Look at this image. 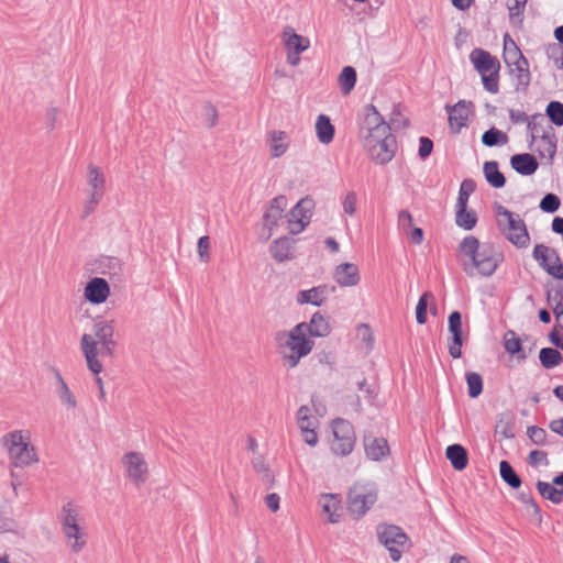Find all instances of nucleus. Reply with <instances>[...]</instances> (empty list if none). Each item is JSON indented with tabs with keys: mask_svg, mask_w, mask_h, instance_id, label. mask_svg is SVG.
I'll list each match as a JSON object with an SVG mask.
<instances>
[{
	"mask_svg": "<svg viewBox=\"0 0 563 563\" xmlns=\"http://www.w3.org/2000/svg\"><path fill=\"white\" fill-rule=\"evenodd\" d=\"M547 54L559 69H563V47L560 44H550Z\"/></svg>",
	"mask_w": 563,
	"mask_h": 563,
	"instance_id": "nucleus-56",
	"label": "nucleus"
},
{
	"mask_svg": "<svg viewBox=\"0 0 563 563\" xmlns=\"http://www.w3.org/2000/svg\"><path fill=\"white\" fill-rule=\"evenodd\" d=\"M0 445L12 470L32 468L40 464L41 455L29 429H12L0 439Z\"/></svg>",
	"mask_w": 563,
	"mask_h": 563,
	"instance_id": "nucleus-5",
	"label": "nucleus"
},
{
	"mask_svg": "<svg viewBox=\"0 0 563 563\" xmlns=\"http://www.w3.org/2000/svg\"><path fill=\"white\" fill-rule=\"evenodd\" d=\"M376 534L378 541L388 551L393 562H398L405 548L410 543L408 534L399 526L386 522L377 525Z\"/></svg>",
	"mask_w": 563,
	"mask_h": 563,
	"instance_id": "nucleus-10",
	"label": "nucleus"
},
{
	"mask_svg": "<svg viewBox=\"0 0 563 563\" xmlns=\"http://www.w3.org/2000/svg\"><path fill=\"white\" fill-rule=\"evenodd\" d=\"M306 325L296 324L289 330H280L275 333L274 343L276 351L287 368H295L300 361L308 356L314 342L303 334Z\"/></svg>",
	"mask_w": 563,
	"mask_h": 563,
	"instance_id": "nucleus-6",
	"label": "nucleus"
},
{
	"mask_svg": "<svg viewBox=\"0 0 563 563\" xmlns=\"http://www.w3.org/2000/svg\"><path fill=\"white\" fill-rule=\"evenodd\" d=\"M457 253L468 276L490 277L504 262V253L496 243L481 241L474 235H467L460 242Z\"/></svg>",
	"mask_w": 563,
	"mask_h": 563,
	"instance_id": "nucleus-4",
	"label": "nucleus"
},
{
	"mask_svg": "<svg viewBox=\"0 0 563 563\" xmlns=\"http://www.w3.org/2000/svg\"><path fill=\"white\" fill-rule=\"evenodd\" d=\"M314 131L318 141L328 145L333 141L334 137V126L331 123V120L325 114H319L314 122Z\"/></svg>",
	"mask_w": 563,
	"mask_h": 563,
	"instance_id": "nucleus-32",
	"label": "nucleus"
},
{
	"mask_svg": "<svg viewBox=\"0 0 563 563\" xmlns=\"http://www.w3.org/2000/svg\"><path fill=\"white\" fill-rule=\"evenodd\" d=\"M519 499L526 505L527 511L534 516L537 521L541 522V509L537 501L532 498V495H518Z\"/></svg>",
	"mask_w": 563,
	"mask_h": 563,
	"instance_id": "nucleus-55",
	"label": "nucleus"
},
{
	"mask_svg": "<svg viewBox=\"0 0 563 563\" xmlns=\"http://www.w3.org/2000/svg\"><path fill=\"white\" fill-rule=\"evenodd\" d=\"M506 66L509 70V74L514 77L516 81L517 89L526 88L529 85L531 76L529 71V63L526 57L509 63Z\"/></svg>",
	"mask_w": 563,
	"mask_h": 563,
	"instance_id": "nucleus-29",
	"label": "nucleus"
},
{
	"mask_svg": "<svg viewBox=\"0 0 563 563\" xmlns=\"http://www.w3.org/2000/svg\"><path fill=\"white\" fill-rule=\"evenodd\" d=\"M357 132L362 147L374 164L384 166L394 159L398 150L396 136L372 102L362 104L357 111Z\"/></svg>",
	"mask_w": 563,
	"mask_h": 563,
	"instance_id": "nucleus-1",
	"label": "nucleus"
},
{
	"mask_svg": "<svg viewBox=\"0 0 563 563\" xmlns=\"http://www.w3.org/2000/svg\"><path fill=\"white\" fill-rule=\"evenodd\" d=\"M504 347L510 355H519L521 352V342L514 331H508L504 335Z\"/></svg>",
	"mask_w": 563,
	"mask_h": 563,
	"instance_id": "nucleus-46",
	"label": "nucleus"
},
{
	"mask_svg": "<svg viewBox=\"0 0 563 563\" xmlns=\"http://www.w3.org/2000/svg\"><path fill=\"white\" fill-rule=\"evenodd\" d=\"M288 206L286 196H277L273 198L265 209L263 216V230L267 232L265 239L268 240L283 224L286 223L285 210Z\"/></svg>",
	"mask_w": 563,
	"mask_h": 563,
	"instance_id": "nucleus-15",
	"label": "nucleus"
},
{
	"mask_svg": "<svg viewBox=\"0 0 563 563\" xmlns=\"http://www.w3.org/2000/svg\"><path fill=\"white\" fill-rule=\"evenodd\" d=\"M124 478L136 487L143 485L150 477V462L143 451L128 450L119 461Z\"/></svg>",
	"mask_w": 563,
	"mask_h": 563,
	"instance_id": "nucleus-9",
	"label": "nucleus"
},
{
	"mask_svg": "<svg viewBox=\"0 0 563 563\" xmlns=\"http://www.w3.org/2000/svg\"><path fill=\"white\" fill-rule=\"evenodd\" d=\"M333 280L341 287H349L352 285V265L350 263H342L333 269Z\"/></svg>",
	"mask_w": 563,
	"mask_h": 563,
	"instance_id": "nucleus-38",
	"label": "nucleus"
},
{
	"mask_svg": "<svg viewBox=\"0 0 563 563\" xmlns=\"http://www.w3.org/2000/svg\"><path fill=\"white\" fill-rule=\"evenodd\" d=\"M317 429L318 428L299 429L303 442L311 448L316 446L319 442Z\"/></svg>",
	"mask_w": 563,
	"mask_h": 563,
	"instance_id": "nucleus-59",
	"label": "nucleus"
},
{
	"mask_svg": "<svg viewBox=\"0 0 563 563\" xmlns=\"http://www.w3.org/2000/svg\"><path fill=\"white\" fill-rule=\"evenodd\" d=\"M357 386L360 393L358 400L361 401L363 399L366 404H372L376 397L375 385L363 379L358 382Z\"/></svg>",
	"mask_w": 563,
	"mask_h": 563,
	"instance_id": "nucleus-48",
	"label": "nucleus"
},
{
	"mask_svg": "<svg viewBox=\"0 0 563 563\" xmlns=\"http://www.w3.org/2000/svg\"><path fill=\"white\" fill-rule=\"evenodd\" d=\"M455 223L463 230H472L477 223L476 212L467 206H455Z\"/></svg>",
	"mask_w": 563,
	"mask_h": 563,
	"instance_id": "nucleus-35",
	"label": "nucleus"
},
{
	"mask_svg": "<svg viewBox=\"0 0 563 563\" xmlns=\"http://www.w3.org/2000/svg\"><path fill=\"white\" fill-rule=\"evenodd\" d=\"M65 542L73 553L81 552L87 543V533L80 507L74 503L63 506L59 515Z\"/></svg>",
	"mask_w": 563,
	"mask_h": 563,
	"instance_id": "nucleus-7",
	"label": "nucleus"
},
{
	"mask_svg": "<svg viewBox=\"0 0 563 563\" xmlns=\"http://www.w3.org/2000/svg\"><path fill=\"white\" fill-rule=\"evenodd\" d=\"M445 456L456 471H462L467 466V452L460 444L449 445L445 450Z\"/></svg>",
	"mask_w": 563,
	"mask_h": 563,
	"instance_id": "nucleus-34",
	"label": "nucleus"
},
{
	"mask_svg": "<svg viewBox=\"0 0 563 563\" xmlns=\"http://www.w3.org/2000/svg\"><path fill=\"white\" fill-rule=\"evenodd\" d=\"M376 495H354L353 503L354 505L361 504V510L358 512V517H362L367 511L368 507L366 504L369 501L373 504L375 501Z\"/></svg>",
	"mask_w": 563,
	"mask_h": 563,
	"instance_id": "nucleus-60",
	"label": "nucleus"
},
{
	"mask_svg": "<svg viewBox=\"0 0 563 563\" xmlns=\"http://www.w3.org/2000/svg\"><path fill=\"white\" fill-rule=\"evenodd\" d=\"M432 148H433V143L430 139L420 137L418 153L421 158H427L431 154Z\"/></svg>",
	"mask_w": 563,
	"mask_h": 563,
	"instance_id": "nucleus-63",
	"label": "nucleus"
},
{
	"mask_svg": "<svg viewBox=\"0 0 563 563\" xmlns=\"http://www.w3.org/2000/svg\"><path fill=\"white\" fill-rule=\"evenodd\" d=\"M506 66L509 70V74L514 77L516 81L517 89L526 88L529 85L531 76L529 71V63L526 57L509 63Z\"/></svg>",
	"mask_w": 563,
	"mask_h": 563,
	"instance_id": "nucleus-28",
	"label": "nucleus"
},
{
	"mask_svg": "<svg viewBox=\"0 0 563 563\" xmlns=\"http://www.w3.org/2000/svg\"><path fill=\"white\" fill-rule=\"evenodd\" d=\"M299 324L306 325L303 334L311 340L312 338H325L331 332L329 319L320 312H314L309 322H300Z\"/></svg>",
	"mask_w": 563,
	"mask_h": 563,
	"instance_id": "nucleus-26",
	"label": "nucleus"
},
{
	"mask_svg": "<svg viewBox=\"0 0 563 563\" xmlns=\"http://www.w3.org/2000/svg\"><path fill=\"white\" fill-rule=\"evenodd\" d=\"M495 430L506 439L512 438L514 432L510 417L508 415H500L496 422Z\"/></svg>",
	"mask_w": 563,
	"mask_h": 563,
	"instance_id": "nucleus-50",
	"label": "nucleus"
},
{
	"mask_svg": "<svg viewBox=\"0 0 563 563\" xmlns=\"http://www.w3.org/2000/svg\"><path fill=\"white\" fill-rule=\"evenodd\" d=\"M547 115L551 122L558 126L563 125V103L559 101H551L545 109Z\"/></svg>",
	"mask_w": 563,
	"mask_h": 563,
	"instance_id": "nucleus-44",
	"label": "nucleus"
},
{
	"mask_svg": "<svg viewBox=\"0 0 563 563\" xmlns=\"http://www.w3.org/2000/svg\"><path fill=\"white\" fill-rule=\"evenodd\" d=\"M338 81L342 95L346 96L352 91V66H345L342 69Z\"/></svg>",
	"mask_w": 563,
	"mask_h": 563,
	"instance_id": "nucleus-51",
	"label": "nucleus"
},
{
	"mask_svg": "<svg viewBox=\"0 0 563 563\" xmlns=\"http://www.w3.org/2000/svg\"><path fill=\"white\" fill-rule=\"evenodd\" d=\"M507 141H508V137H507L506 133H504L503 131L496 130V129H490V130L486 131L482 136V142L486 146H494L497 144H506Z\"/></svg>",
	"mask_w": 563,
	"mask_h": 563,
	"instance_id": "nucleus-43",
	"label": "nucleus"
},
{
	"mask_svg": "<svg viewBox=\"0 0 563 563\" xmlns=\"http://www.w3.org/2000/svg\"><path fill=\"white\" fill-rule=\"evenodd\" d=\"M503 42V59L506 65L525 58L521 49L508 33L504 35Z\"/></svg>",
	"mask_w": 563,
	"mask_h": 563,
	"instance_id": "nucleus-36",
	"label": "nucleus"
},
{
	"mask_svg": "<svg viewBox=\"0 0 563 563\" xmlns=\"http://www.w3.org/2000/svg\"><path fill=\"white\" fill-rule=\"evenodd\" d=\"M449 112V126L453 133H460L467 125L473 112V104L470 101L461 100L452 107H446Z\"/></svg>",
	"mask_w": 563,
	"mask_h": 563,
	"instance_id": "nucleus-20",
	"label": "nucleus"
},
{
	"mask_svg": "<svg viewBox=\"0 0 563 563\" xmlns=\"http://www.w3.org/2000/svg\"><path fill=\"white\" fill-rule=\"evenodd\" d=\"M319 505L327 522L338 523L343 516V507L336 495H322Z\"/></svg>",
	"mask_w": 563,
	"mask_h": 563,
	"instance_id": "nucleus-27",
	"label": "nucleus"
},
{
	"mask_svg": "<svg viewBox=\"0 0 563 563\" xmlns=\"http://www.w3.org/2000/svg\"><path fill=\"white\" fill-rule=\"evenodd\" d=\"M323 416V410L319 408L314 399L310 405H302L296 413V422L299 429L318 428L320 424V417Z\"/></svg>",
	"mask_w": 563,
	"mask_h": 563,
	"instance_id": "nucleus-25",
	"label": "nucleus"
},
{
	"mask_svg": "<svg viewBox=\"0 0 563 563\" xmlns=\"http://www.w3.org/2000/svg\"><path fill=\"white\" fill-rule=\"evenodd\" d=\"M499 473L504 482H506L512 489L520 487L521 481L508 462H500Z\"/></svg>",
	"mask_w": 563,
	"mask_h": 563,
	"instance_id": "nucleus-41",
	"label": "nucleus"
},
{
	"mask_svg": "<svg viewBox=\"0 0 563 563\" xmlns=\"http://www.w3.org/2000/svg\"><path fill=\"white\" fill-rule=\"evenodd\" d=\"M539 357L541 364L547 368H551L559 365L562 360L560 352L551 347L542 349L540 351Z\"/></svg>",
	"mask_w": 563,
	"mask_h": 563,
	"instance_id": "nucleus-42",
	"label": "nucleus"
},
{
	"mask_svg": "<svg viewBox=\"0 0 563 563\" xmlns=\"http://www.w3.org/2000/svg\"><path fill=\"white\" fill-rule=\"evenodd\" d=\"M54 378H55L54 393H55L59 404L66 410H75L78 406L77 398L59 371H57V369L54 371Z\"/></svg>",
	"mask_w": 563,
	"mask_h": 563,
	"instance_id": "nucleus-24",
	"label": "nucleus"
},
{
	"mask_svg": "<svg viewBox=\"0 0 563 563\" xmlns=\"http://www.w3.org/2000/svg\"><path fill=\"white\" fill-rule=\"evenodd\" d=\"M528 438L537 445H543L547 442V431L540 427L531 426L527 429Z\"/></svg>",
	"mask_w": 563,
	"mask_h": 563,
	"instance_id": "nucleus-57",
	"label": "nucleus"
},
{
	"mask_svg": "<svg viewBox=\"0 0 563 563\" xmlns=\"http://www.w3.org/2000/svg\"><path fill=\"white\" fill-rule=\"evenodd\" d=\"M561 206V201L554 194H547L540 201V209L548 213L555 212Z\"/></svg>",
	"mask_w": 563,
	"mask_h": 563,
	"instance_id": "nucleus-54",
	"label": "nucleus"
},
{
	"mask_svg": "<svg viewBox=\"0 0 563 563\" xmlns=\"http://www.w3.org/2000/svg\"><path fill=\"white\" fill-rule=\"evenodd\" d=\"M328 295L327 286H317L310 289H305L298 291L296 296V301L299 305H312V306H321Z\"/></svg>",
	"mask_w": 563,
	"mask_h": 563,
	"instance_id": "nucleus-30",
	"label": "nucleus"
},
{
	"mask_svg": "<svg viewBox=\"0 0 563 563\" xmlns=\"http://www.w3.org/2000/svg\"><path fill=\"white\" fill-rule=\"evenodd\" d=\"M538 146L541 156L552 159L555 155L556 145L550 136H542Z\"/></svg>",
	"mask_w": 563,
	"mask_h": 563,
	"instance_id": "nucleus-53",
	"label": "nucleus"
},
{
	"mask_svg": "<svg viewBox=\"0 0 563 563\" xmlns=\"http://www.w3.org/2000/svg\"><path fill=\"white\" fill-rule=\"evenodd\" d=\"M467 390L472 398L478 397L483 391V380L477 373H468L466 375Z\"/></svg>",
	"mask_w": 563,
	"mask_h": 563,
	"instance_id": "nucleus-47",
	"label": "nucleus"
},
{
	"mask_svg": "<svg viewBox=\"0 0 563 563\" xmlns=\"http://www.w3.org/2000/svg\"><path fill=\"white\" fill-rule=\"evenodd\" d=\"M269 253L276 262L290 261L292 258V243L287 236H280L272 242Z\"/></svg>",
	"mask_w": 563,
	"mask_h": 563,
	"instance_id": "nucleus-31",
	"label": "nucleus"
},
{
	"mask_svg": "<svg viewBox=\"0 0 563 563\" xmlns=\"http://www.w3.org/2000/svg\"><path fill=\"white\" fill-rule=\"evenodd\" d=\"M118 342L113 320H97L91 333H84L79 340L80 351L87 368L96 376V383L102 388L99 374L103 371L102 358L113 357Z\"/></svg>",
	"mask_w": 563,
	"mask_h": 563,
	"instance_id": "nucleus-3",
	"label": "nucleus"
},
{
	"mask_svg": "<svg viewBox=\"0 0 563 563\" xmlns=\"http://www.w3.org/2000/svg\"><path fill=\"white\" fill-rule=\"evenodd\" d=\"M316 209L311 196H305L286 213V230L290 235L302 233L310 224Z\"/></svg>",
	"mask_w": 563,
	"mask_h": 563,
	"instance_id": "nucleus-11",
	"label": "nucleus"
},
{
	"mask_svg": "<svg viewBox=\"0 0 563 563\" xmlns=\"http://www.w3.org/2000/svg\"><path fill=\"white\" fill-rule=\"evenodd\" d=\"M362 448L368 461L383 463L391 456V448L388 440L373 432H366L362 439Z\"/></svg>",
	"mask_w": 563,
	"mask_h": 563,
	"instance_id": "nucleus-16",
	"label": "nucleus"
},
{
	"mask_svg": "<svg viewBox=\"0 0 563 563\" xmlns=\"http://www.w3.org/2000/svg\"><path fill=\"white\" fill-rule=\"evenodd\" d=\"M484 174L486 180L495 188H500L505 185V177L499 172L496 162H487L484 165Z\"/></svg>",
	"mask_w": 563,
	"mask_h": 563,
	"instance_id": "nucleus-39",
	"label": "nucleus"
},
{
	"mask_svg": "<svg viewBox=\"0 0 563 563\" xmlns=\"http://www.w3.org/2000/svg\"><path fill=\"white\" fill-rule=\"evenodd\" d=\"M357 132L362 147L374 164L384 166L394 159L398 150L396 136L372 102L362 104L357 111Z\"/></svg>",
	"mask_w": 563,
	"mask_h": 563,
	"instance_id": "nucleus-2",
	"label": "nucleus"
},
{
	"mask_svg": "<svg viewBox=\"0 0 563 563\" xmlns=\"http://www.w3.org/2000/svg\"><path fill=\"white\" fill-rule=\"evenodd\" d=\"M495 217L496 224L506 240L520 249L529 246L530 236L526 223L519 214L509 211L501 205H497L495 206Z\"/></svg>",
	"mask_w": 563,
	"mask_h": 563,
	"instance_id": "nucleus-8",
	"label": "nucleus"
},
{
	"mask_svg": "<svg viewBox=\"0 0 563 563\" xmlns=\"http://www.w3.org/2000/svg\"><path fill=\"white\" fill-rule=\"evenodd\" d=\"M375 345V333L368 323H360L354 329V347L358 356L367 357Z\"/></svg>",
	"mask_w": 563,
	"mask_h": 563,
	"instance_id": "nucleus-21",
	"label": "nucleus"
},
{
	"mask_svg": "<svg viewBox=\"0 0 563 563\" xmlns=\"http://www.w3.org/2000/svg\"><path fill=\"white\" fill-rule=\"evenodd\" d=\"M201 120L206 128L211 129L218 124L219 112L211 102H205L201 108Z\"/></svg>",
	"mask_w": 563,
	"mask_h": 563,
	"instance_id": "nucleus-40",
	"label": "nucleus"
},
{
	"mask_svg": "<svg viewBox=\"0 0 563 563\" xmlns=\"http://www.w3.org/2000/svg\"><path fill=\"white\" fill-rule=\"evenodd\" d=\"M512 168L521 175H532L537 168L538 163L530 154H517L511 157Z\"/></svg>",
	"mask_w": 563,
	"mask_h": 563,
	"instance_id": "nucleus-33",
	"label": "nucleus"
},
{
	"mask_svg": "<svg viewBox=\"0 0 563 563\" xmlns=\"http://www.w3.org/2000/svg\"><path fill=\"white\" fill-rule=\"evenodd\" d=\"M263 504L272 511L276 512L280 508V498L278 495H265Z\"/></svg>",
	"mask_w": 563,
	"mask_h": 563,
	"instance_id": "nucleus-64",
	"label": "nucleus"
},
{
	"mask_svg": "<svg viewBox=\"0 0 563 563\" xmlns=\"http://www.w3.org/2000/svg\"><path fill=\"white\" fill-rule=\"evenodd\" d=\"M86 206L93 210L103 199L107 192V176L102 168L89 164L86 170Z\"/></svg>",
	"mask_w": 563,
	"mask_h": 563,
	"instance_id": "nucleus-12",
	"label": "nucleus"
},
{
	"mask_svg": "<svg viewBox=\"0 0 563 563\" xmlns=\"http://www.w3.org/2000/svg\"><path fill=\"white\" fill-rule=\"evenodd\" d=\"M498 75H499V73H489V74L481 75L484 88L490 93L498 92V89H499Z\"/></svg>",
	"mask_w": 563,
	"mask_h": 563,
	"instance_id": "nucleus-58",
	"label": "nucleus"
},
{
	"mask_svg": "<svg viewBox=\"0 0 563 563\" xmlns=\"http://www.w3.org/2000/svg\"><path fill=\"white\" fill-rule=\"evenodd\" d=\"M470 60L479 75L499 73V60L487 51L475 48L470 54Z\"/></svg>",
	"mask_w": 563,
	"mask_h": 563,
	"instance_id": "nucleus-22",
	"label": "nucleus"
},
{
	"mask_svg": "<svg viewBox=\"0 0 563 563\" xmlns=\"http://www.w3.org/2000/svg\"><path fill=\"white\" fill-rule=\"evenodd\" d=\"M398 223H399V227L405 232L408 231L411 227H413V218H412L411 213L407 210L400 211L399 216H398Z\"/></svg>",
	"mask_w": 563,
	"mask_h": 563,
	"instance_id": "nucleus-62",
	"label": "nucleus"
},
{
	"mask_svg": "<svg viewBox=\"0 0 563 563\" xmlns=\"http://www.w3.org/2000/svg\"><path fill=\"white\" fill-rule=\"evenodd\" d=\"M288 65L296 67L300 64V55L310 47V40L296 32L292 26H285L280 34Z\"/></svg>",
	"mask_w": 563,
	"mask_h": 563,
	"instance_id": "nucleus-13",
	"label": "nucleus"
},
{
	"mask_svg": "<svg viewBox=\"0 0 563 563\" xmlns=\"http://www.w3.org/2000/svg\"><path fill=\"white\" fill-rule=\"evenodd\" d=\"M265 144L269 157L273 159L284 157L291 147L290 134L284 130L273 129L266 133Z\"/></svg>",
	"mask_w": 563,
	"mask_h": 563,
	"instance_id": "nucleus-18",
	"label": "nucleus"
},
{
	"mask_svg": "<svg viewBox=\"0 0 563 563\" xmlns=\"http://www.w3.org/2000/svg\"><path fill=\"white\" fill-rule=\"evenodd\" d=\"M332 437L330 450L336 456H346L352 452V424L345 419H334L331 422Z\"/></svg>",
	"mask_w": 563,
	"mask_h": 563,
	"instance_id": "nucleus-14",
	"label": "nucleus"
},
{
	"mask_svg": "<svg viewBox=\"0 0 563 563\" xmlns=\"http://www.w3.org/2000/svg\"><path fill=\"white\" fill-rule=\"evenodd\" d=\"M529 0H507L506 5L509 13V20L517 26L523 22V13Z\"/></svg>",
	"mask_w": 563,
	"mask_h": 563,
	"instance_id": "nucleus-37",
	"label": "nucleus"
},
{
	"mask_svg": "<svg viewBox=\"0 0 563 563\" xmlns=\"http://www.w3.org/2000/svg\"><path fill=\"white\" fill-rule=\"evenodd\" d=\"M448 328L451 334L448 347L449 353L453 358H459L462 355L461 346L463 344L462 339V317L457 311H453L449 316Z\"/></svg>",
	"mask_w": 563,
	"mask_h": 563,
	"instance_id": "nucleus-23",
	"label": "nucleus"
},
{
	"mask_svg": "<svg viewBox=\"0 0 563 563\" xmlns=\"http://www.w3.org/2000/svg\"><path fill=\"white\" fill-rule=\"evenodd\" d=\"M528 461L531 465L539 466V465H547L548 463V456L545 452L542 451H532L530 452L528 456Z\"/></svg>",
	"mask_w": 563,
	"mask_h": 563,
	"instance_id": "nucleus-61",
	"label": "nucleus"
},
{
	"mask_svg": "<svg viewBox=\"0 0 563 563\" xmlns=\"http://www.w3.org/2000/svg\"><path fill=\"white\" fill-rule=\"evenodd\" d=\"M533 257L550 275L563 279V265L554 251L544 245H537L533 250Z\"/></svg>",
	"mask_w": 563,
	"mask_h": 563,
	"instance_id": "nucleus-19",
	"label": "nucleus"
},
{
	"mask_svg": "<svg viewBox=\"0 0 563 563\" xmlns=\"http://www.w3.org/2000/svg\"><path fill=\"white\" fill-rule=\"evenodd\" d=\"M432 295L430 292H424L418 300L416 306V320L419 324H424L427 322V309L430 300H432Z\"/></svg>",
	"mask_w": 563,
	"mask_h": 563,
	"instance_id": "nucleus-45",
	"label": "nucleus"
},
{
	"mask_svg": "<svg viewBox=\"0 0 563 563\" xmlns=\"http://www.w3.org/2000/svg\"><path fill=\"white\" fill-rule=\"evenodd\" d=\"M211 242L207 235L200 236L197 242V254L201 263H208L211 258Z\"/></svg>",
	"mask_w": 563,
	"mask_h": 563,
	"instance_id": "nucleus-49",
	"label": "nucleus"
},
{
	"mask_svg": "<svg viewBox=\"0 0 563 563\" xmlns=\"http://www.w3.org/2000/svg\"><path fill=\"white\" fill-rule=\"evenodd\" d=\"M475 190V184L472 180H464L460 186L459 197L455 206H467L472 192Z\"/></svg>",
	"mask_w": 563,
	"mask_h": 563,
	"instance_id": "nucleus-52",
	"label": "nucleus"
},
{
	"mask_svg": "<svg viewBox=\"0 0 563 563\" xmlns=\"http://www.w3.org/2000/svg\"><path fill=\"white\" fill-rule=\"evenodd\" d=\"M111 296L109 282L103 277H91L82 288V298L91 306H101L108 301Z\"/></svg>",
	"mask_w": 563,
	"mask_h": 563,
	"instance_id": "nucleus-17",
	"label": "nucleus"
}]
</instances>
